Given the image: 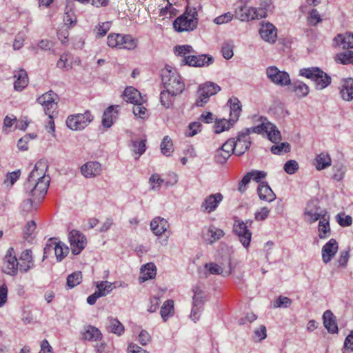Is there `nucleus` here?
I'll return each mask as SVG.
<instances>
[{
  "label": "nucleus",
  "instance_id": "obj_44",
  "mask_svg": "<svg viewBox=\"0 0 353 353\" xmlns=\"http://www.w3.org/2000/svg\"><path fill=\"white\" fill-rule=\"evenodd\" d=\"M205 267L208 270V272L212 274H223L224 276H228L232 272L230 268L229 270L223 272V270L221 265L214 263H206Z\"/></svg>",
  "mask_w": 353,
  "mask_h": 353
},
{
  "label": "nucleus",
  "instance_id": "obj_53",
  "mask_svg": "<svg viewBox=\"0 0 353 353\" xmlns=\"http://www.w3.org/2000/svg\"><path fill=\"white\" fill-rule=\"evenodd\" d=\"M292 301V300L286 296H280L274 302L273 307H284L288 308L290 306Z\"/></svg>",
  "mask_w": 353,
  "mask_h": 353
},
{
  "label": "nucleus",
  "instance_id": "obj_41",
  "mask_svg": "<svg viewBox=\"0 0 353 353\" xmlns=\"http://www.w3.org/2000/svg\"><path fill=\"white\" fill-rule=\"evenodd\" d=\"M334 61L343 65L353 64V51L346 50L336 54Z\"/></svg>",
  "mask_w": 353,
  "mask_h": 353
},
{
  "label": "nucleus",
  "instance_id": "obj_6",
  "mask_svg": "<svg viewBox=\"0 0 353 353\" xmlns=\"http://www.w3.org/2000/svg\"><path fill=\"white\" fill-rule=\"evenodd\" d=\"M220 90V86L211 81L200 85L198 89V98L195 105L197 107L204 106L208 102L210 97L216 94Z\"/></svg>",
  "mask_w": 353,
  "mask_h": 353
},
{
  "label": "nucleus",
  "instance_id": "obj_49",
  "mask_svg": "<svg viewBox=\"0 0 353 353\" xmlns=\"http://www.w3.org/2000/svg\"><path fill=\"white\" fill-rule=\"evenodd\" d=\"M82 280V274L81 272H75L68 275L67 278V285L69 288H73L79 285Z\"/></svg>",
  "mask_w": 353,
  "mask_h": 353
},
{
  "label": "nucleus",
  "instance_id": "obj_8",
  "mask_svg": "<svg viewBox=\"0 0 353 353\" xmlns=\"http://www.w3.org/2000/svg\"><path fill=\"white\" fill-rule=\"evenodd\" d=\"M266 75L273 83L286 86L291 84L289 74L285 71H281L276 66H269L266 69Z\"/></svg>",
  "mask_w": 353,
  "mask_h": 353
},
{
  "label": "nucleus",
  "instance_id": "obj_2",
  "mask_svg": "<svg viewBox=\"0 0 353 353\" xmlns=\"http://www.w3.org/2000/svg\"><path fill=\"white\" fill-rule=\"evenodd\" d=\"M299 75L311 79L316 90H321L331 83V77L318 67L304 68L299 70Z\"/></svg>",
  "mask_w": 353,
  "mask_h": 353
},
{
  "label": "nucleus",
  "instance_id": "obj_13",
  "mask_svg": "<svg viewBox=\"0 0 353 353\" xmlns=\"http://www.w3.org/2000/svg\"><path fill=\"white\" fill-rule=\"evenodd\" d=\"M323 212L316 201H310L304 212L305 220L310 223L320 221L323 216H327L325 212Z\"/></svg>",
  "mask_w": 353,
  "mask_h": 353
},
{
  "label": "nucleus",
  "instance_id": "obj_57",
  "mask_svg": "<svg viewBox=\"0 0 353 353\" xmlns=\"http://www.w3.org/2000/svg\"><path fill=\"white\" fill-rule=\"evenodd\" d=\"M290 145L288 143H281L279 145H274L271 148V152L274 154H280L282 152H288Z\"/></svg>",
  "mask_w": 353,
  "mask_h": 353
},
{
  "label": "nucleus",
  "instance_id": "obj_62",
  "mask_svg": "<svg viewBox=\"0 0 353 353\" xmlns=\"http://www.w3.org/2000/svg\"><path fill=\"white\" fill-rule=\"evenodd\" d=\"M251 179L256 183L261 182V181L265 179L267 176V173L265 171L253 170L248 172Z\"/></svg>",
  "mask_w": 353,
  "mask_h": 353
},
{
  "label": "nucleus",
  "instance_id": "obj_9",
  "mask_svg": "<svg viewBox=\"0 0 353 353\" xmlns=\"http://www.w3.org/2000/svg\"><path fill=\"white\" fill-rule=\"evenodd\" d=\"M236 14L241 21H248L254 19L265 17L266 12L263 8L247 7L244 5L238 8Z\"/></svg>",
  "mask_w": 353,
  "mask_h": 353
},
{
  "label": "nucleus",
  "instance_id": "obj_40",
  "mask_svg": "<svg viewBox=\"0 0 353 353\" xmlns=\"http://www.w3.org/2000/svg\"><path fill=\"white\" fill-rule=\"evenodd\" d=\"M174 301L169 299L165 301L161 308V316L163 321H166L170 316H173L174 312Z\"/></svg>",
  "mask_w": 353,
  "mask_h": 353
},
{
  "label": "nucleus",
  "instance_id": "obj_22",
  "mask_svg": "<svg viewBox=\"0 0 353 353\" xmlns=\"http://www.w3.org/2000/svg\"><path fill=\"white\" fill-rule=\"evenodd\" d=\"M259 34L264 41L274 43L277 37V30L272 23L267 22L261 24Z\"/></svg>",
  "mask_w": 353,
  "mask_h": 353
},
{
  "label": "nucleus",
  "instance_id": "obj_52",
  "mask_svg": "<svg viewBox=\"0 0 353 353\" xmlns=\"http://www.w3.org/2000/svg\"><path fill=\"white\" fill-rule=\"evenodd\" d=\"M220 149L223 150L227 156L229 155L230 157L232 153L236 154L234 139H228L222 145Z\"/></svg>",
  "mask_w": 353,
  "mask_h": 353
},
{
  "label": "nucleus",
  "instance_id": "obj_1",
  "mask_svg": "<svg viewBox=\"0 0 353 353\" xmlns=\"http://www.w3.org/2000/svg\"><path fill=\"white\" fill-rule=\"evenodd\" d=\"M46 165L41 162H37L34 169L30 173L28 180L24 184L26 191L32 198L23 201L22 203L23 213L28 214L37 209L36 203H39L47 193L50 178L46 175Z\"/></svg>",
  "mask_w": 353,
  "mask_h": 353
},
{
  "label": "nucleus",
  "instance_id": "obj_14",
  "mask_svg": "<svg viewBox=\"0 0 353 353\" xmlns=\"http://www.w3.org/2000/svg\"><path fill=\"white\" fill-rule=\"evenodd\" d=\"M233 230L239 236V239L243 246L248 248L250 243L252 233L248 229L246 223L240 221H235Z\"/></svg>",
  "mask_w": 353,
  "mask_h": 353
},
{
  "label": "nucleus",
  "instance_id": "obj_16",
  "mask_svg": "<svg viewBox=\"0 0 353 353\" xmlns=\"http://www.w3.org/2000/svg\"><path fill=\"white\" fill-rule=\"evenodd\" d=\"M223 196L221 193L212 194L208 196L201 205V210L203 213H211L216 210Z\"/></svg>",
  "mask_w": 353,
  "mask_h": 353
},
{
  "label": "nucleus",
  "instance_id": "obj_61",
  "mask_svg": "<svg viewBox=\"0 0 353 353\" xmlns=\"http://www.w3.org/2000/svg\"><path fill=\"white\" fill-rule=\"evenodd\" d=\"M336 221L342 227L350 226L352 223V217L349 215H345L344 213L339 214L336 216Z\"/></svg>",
  "mask_w": 353,
  "mask_h": 353
},
{
  "label": "nucleus",
  "instance_id": "obj_63",
  "mask_svg": "<svg viewBox=\"0 0 353 353\" xmlns=\"http://www.w3.org/2000/svg\"><path fill=\"white\" fill-rule=\"evenodd\" d=\"M232 18L233 14L229 12L216 17L214 19V22L216 24L221 25L230 22V21H232Z\"/></svg>",
  "mask_w": 353,
  "mask_h": 353
},
{
  "label": "nucleus",
  "instance_id": "obj_46",
  "mask_svg": "<svg viewBox=\"0 0 353 353\" xmlns=\"http://www.w3.org/2000/svg\"><path fill=\"white\" fill-rule=\"evenodd\" d=\"M234 123L230 118L229 120L221 119L216 121L214 125V132L219 134L225 130H227L233 125Z\"/></svg>",
  "mask_w": 353,
  "mask_h": 353
},
{
  "label": "nucleus",
  "instance_id": "obj_64",
  "mask_svg": "<svg viewBox=\"0 0 353 353\" xmlns=\"http://www.w3.org/2000/svg\"><path fill=\"white\" fill-rule=\"evenodd\" d=\"M349 259V250H343L340 252V256L337 259L338 267L345 268L347 265Z\"/></svg>",
  "mask_w": 353,
  "mask_h": 353
},
{
  "label": "nucleus",
  "instance_id": "obj_48",
  "mask_svg": "<svg viewBox=\"0 0 353 353\" xmlns=\"http://www.w3.org/2000/svg\"><path fill=\"white\" fill-rule=\"evenodd\" d=\"M192 292H194L192 304L203 307L205 301L204 292L198 286H194L192 288Z\"/></svg>",
  "mask_w": 353,
  "mask_h": 353
},
{
  "label": "nucleus",
  "instance_id": "obj_58",
  "mask_svg": "<svg viewBox=\"0 0 353 353\" xmlns=\"http://www.w3.org/2000/svg\"><path fill=\"white\" fill-rule=\"evenodd\" d=\"M233 48H234V46L230 42H225L223 44L221 51H222L223 56L225 59L228 60L233 57V55H234Z\"/></svg>",
  "mask_w": 353,
  "mask_h": 353
},
{
  "label": "nucleus",
  "instance_id": "obj_39",
  "mask_svg": "<svg viewBox=\"0 0 353 353\" xmlns=\"http://www.w3.org/2000/svg\"><path fill=\"white\" fill-rule=\"evenodd\" d=\"M332 159L327 153L322 152L315 158L316 170H321L331 165Z\"/></svg>",
  "mask_w": 353,
  "mask_h": 353
},
{
  "label": "nucleus",
  "instance_id": "obj_17",
  "mask_svg": "<svg viewBox=\"0 0 353 353\" xmlns=\"http://www.w3.org/2000/svg\"><path fill=\"white\" fill-rule=\"evenodd\" d=\"M339 245L334 239H331L322 248V261L324 263H330L338 252Z\"/></svg>",
  "mask_w": 353,
  "mask_h": 353
},
{
  "label": "nucleus",
  "instance_id": "obj_34",
  "mask_svg": "<svg viewBox=\"0 0 353 353\" xmlns=\"http://www.w3.org/2000/svg\"><path fill=\"white\" fill-rule=\"evenodd\" d=\"M228 103L230 105V117L231 120L234 123L240 116L241 112V105L240 101L236 97H232L229 99Z\"/></svg>",
  "mask_w": 353,
  "mask_h": 353
},
{
  "label": "nucleus",
  "instance_id": "obj_38",
  "mask_svg": "<svg viewBox=\"0 0 353 353\" xmlns=\"http://www.w3.org/2000/svg\"><path fill=\"white\" fill-rule=\"evenodd\" d=\"M101 337L100 330L92 325H87L84 327L83 338L88 341H97Z\"/></svg>",
  "mask_w": 353,
  "mask_h": 353
},
{
  "label": "nucleus",
  "instance_id": "obj_45",
  "mask_svg": "<svg viewBox=\"0 0 353 353\" xmlns=\"http://www.w3.org/2000/svg\"><path fill=\"white\" fill-rule=\"evenodd\" d=\"M113 284L114 283H112L107 281L97 283V292L98 294H100L101 297L108 295L113 290Z\"/></svg>",
  "mask_w": 353,
  "mask_h": 353
},
{
  "label": "nucleus",
  "instance_id": "obj_47",
  "mask_svg": "<svg viewBox=\"0 0 353 353\" xmlns=\"http://www.w3.org/2000/svg\"><path fill=\"white\" fill-rule=\"evenodd\" d=\"M160 146L161 152L167 157L170 156L174 150L172 140L168 136L163 137Z\"/></svg>",
  "mask_w": 353,
  "mask_h": 353
},
{
  "label": "nucleus",
  "instance_id": "obj_12",
  "mask_svg": "<svg viewBox=\"0 0 353 353\" xmlns=\"http://www.w3.org/2000/svg\"><path fill=\"white\" fill-rule=\"evenodd\" d=\"M19 262H18L14 250L12 248L8 249L3 262V270L9 275L14 276L17 274Z\"/></svg>",
  "mask_w": 353,
  "mask_h": 353
},
{
  "label": "nucleus",
  "instance_id": "obj_19",
  "mask_svg": "<svg viewBox=\"0 0 353 353\" xmlns=\"http://www.w3.org/2000/svg\"><path fill=\"white\" fill-rule=\"evenodd\" d=\"M236 154L241 156L250 147L251 141L249 135L245 130L239 133L236 140H234Z\"/></svg>",
  "mask_w": 353,
  "mask_h": 353
},
{
  "label": "nucleus",
  "instance_id": "obj_15",
  "mask_svg": "<svg viewBox=\"0 0 353 353\" xmlns=\"http://www.w3.org/2000/svg\"><path fill=\"white\" fill-rule=\"evenodd\" d=\"M54 250L57 261H61L69 252L68 247L61 241L55 242L50 239L44 248V254Z\"/></svg>",
  "mask_w": 353,
  "mask_h": 353
},
{
  "label": "nucleus",
  "instance_id": "obj_20",
  "mask_svg": "<svg viewBox=\"0 0 353 353\" xmlns=\"http://www.w3.org/2000/svg\"><path fill=\"white\" fill-rule=\"evenodd\" d=\"M185 63L192 67H204L211 65L214 59L212 56L207 54H200L198 56L192 55L185 58Z\"/></svg>",
  "mask_w": 353,
  "mask_h": 353
},
{
  "label": "nucleus",
  "instance_id": "obj_60",
  "mask_svg": "<svg viewBox=\"0 0 353 353\" xmlns=\"http://www.w3.org/2000/svg\"><path fill=\"white\" fill-rule=\"evenodd\" d=\"M283 169L286 173L292 174L298 170L299 164L295 160H290L285 163Z\"/></svg>",
  "mask_w": 353,
  "mask_h": 353
},
{
  "label": "nucleus",
  "instance_id": "obj_29",
  "mask_svg": "<svg viewBox=\"0 0 353 353\" xmlns=\"http://www.w3.org/2000/svg\"><path fill=\"white\" fill-rule=\"evenodd\" d=\"M19 270L21 272H27L34 265L32 252L30 250H26L22 252L19 258Z\"/></svg>",
  "mask_w": 353,
  "mask_h": 353
},
{
  "label": "nucleus",
  "instance_id": "obj_55",
  "mask_svg": "<svg viewBox=\"0 0 353 353\" xmlns=\"http://www.w3.org/2000/svg\"><path fill=\"white\" fill-rule=\"evenodd\" d=\"M149 182L151 185V189L157 191L159 190L161 184L164 182V180L161 179L158 174H154L150 177Z\"/></svg>",
  "mask_w": 353,
  "mask_h": 353
},
{
  "label": "nucleus",
  "instance_id": "obj_27",
  "mask_svg": "<svg viewBox=\"0 0 353 353\" xmlns=\"http://www.w3.org/2000/svg\"><path fill=\"white\" fill-rule=\"evenodd\" d=\"M119 106L117 105L116 108ZM114 105L109 106L103 112L102 118V125L103 127L109 128H110L114 122L116 121L118 117V110L114 109Z\"/></svg>",
  "mask_w": 353,
  "mask_h": 353
},
{
  "label": "nucleus",
  "instance_id": "obj_10",
  "mask_svg": "<svg viewBox=\"0 0 353 353\" xmlns=\"http://www.w3.org/2000/svg\"><path fill=\"white\" fill-rule=\"evenodd\" d=\"M57 95L50 90L43 94L37 99V101L43 107L45 113L51 119L52 114L57 108Z\"/></svg>",
  "mask_w": 353,
  "mask_h": 353
},
{
  "label": "nucleus",
  "instance_id": "obj_26",
  "mask_svg": "<svg viewBox=\"0 0 353 353\" xmlns=\"http://www.w3.org/2000/svg\"><path fill=\"white\" fill-rule=\"evenodd\" d=\"M257 193L260 199L268 202L274 201L276 197L267 182H262L259 185Z\"/></svg>",
  "mask_w": 353,
  "mask_h": 353
},
{
  "label": "nucleus",
  "instance_id": "obj_24",
  "mask_svg": "<svg viewBox=\"0 0 353 353\" xmlns=\"http://www.w3.org/2000/svg\"><path fill=\"white\" fill-rule=\"evenodd\" d=\"M223 235L224 232L222 230L213 225H210L203 231V236L205 241L210 244L220 239Z\"/></svg>",
  "mask_w": 353,
  "mask_h": 353
},
{
  "label": "nucleus",
  "instance_id": "obj_18",
  "mask_svg": "<svg viewBox=\"0 0 353 353\" xmlns=\"http://www.w3.org/2000/svg\"><path fill=\"white\" fill-rule=\"evenodd\" d=\"M339 94L341 99L345 101L353 100V78H344L341 80Z\"/></svg>",
  "mask_w": 353,
  "mask_h": 353
},
{
  "label": "nucleus",
  "instance_id": "obj_33",
  "mask_svg": "<svg viewBox=\"0 0 353 353\" xmlns=\"http://www.w3.org/2000/svg\"><path fill=\"white\" fill-rule=\"evenodd\" d=\"M292 90L299 99L307 97L310 92V88L305 83L301 81H295L292 83Z\"/></svg>",
  "mask_w": 353,
  "mask_h": 353
},
{
  "label": "nucleus",
  "instance_id": "obj_35",
  "mask_svg": "<svg viewBox=\"0 0 353 353\" xmlns=\"http://www.w3.org/2000/svg\"><path fill=\"white\" fill-rule=\"evenodd\" d=\"M17 80L14 83V88L17 91H21L28 85V75L24 70H20L14 74Z\"/></svg>",
  "mask_w": 353,
  "mask_h": 353
},
{
  "label": "nucleus",
  "instance_id": "obj_28",
  "mask_svg": "<svg viewBox=\"0 0 353 353\" xmlns=\"http://www.w3.org/2000/svg\"><path fill=\"white\" fill-rule=\"evenodd\" d=\"M334 42L336 46H341L343 49L353 48V33L339 34L334 37Z\"/></svg>",
  "mask_w": 353,
  "mask_h": 353
},
{
  "label": "nucleus",
  "instance_id": "obj_50",
  "mask_svg": "<svg viewBox=\"0 0 353 353\" xmlns=\"http://www.w3.org/2000/svg\"><path fill=\"white\" fill-rule=\"evenodd\" d=\"M272 128H268L267 135L270 141L272 143H278L281 140L280 131L276 128V125L271 123Z\"/></svg>",
  "mask_w": 353,
  "mask_h": 353
},
{
  "label": "nucleus",
  "instance_id": "obj_51",
  "mask_svg": "<svg viewBox=\"0 0 353 353\" xmlns=\"http://www.w3.org/2000/svg\"><path fill=\"white\" fill-rule=\"evenodd\" d=\"M143 103H137L134 104L133 114L136 117L145 119L148 117L147 109L142 105Z\"/></svg>",
  "mask_w": 353,
  "mask_h": 353
},
{
  "label": "nucleus",
  "instance_id": "obj_56",
  "mask_svg": "<svg viewBox=\"0 0 353 353\" xmlns=\"http://www.w3.org/2000/svg\"><path fill=\"white\" fill-rule=\"evenodd\" d=\"M333 179L337 181L342 180L345 172V167L343 164H338L333 167Z\"/></svg>",
  "mask_w": 353,
  "mask_h": 353
},
{
  "label": "nucleus",
  "instance_id": "obj_21",
  "mask_svg": "<svg viewBox=\"0 0 353 353\" xmlns=\"http://www.w3.org/2000/svg\"><path fill=\"white\" fill-rule=\"evenodd\" d=\"M101 172V165L97 161H88L81 168V174L86 178L97 176Z\"/></svg>",
  "mask_w": 353,
  "mask_h": 353
},
{
  "label": "nucleus",
  "instance_id": "obj_7",
  "mask_svg": "<svg viewBox=\"0 0 353 353\" xmlns=\"http://www.w3.org/2000/svg\"><path fill=\"white\" fill-rule=\"evenodd\" d=\"M94 117L89 110L83 114L70 115L66 120L67 126L72 130H81L87 127L93 120Z\"/></svg>",
  "mask_w": 353,
  "mask_h": 353
},
{
  "label": "nucleus",
  "instance_id": "obj_5",
  "mask_svg": "<svg viewBox=\"0 0 353 353\" xmlns=\"http://www.w3.org/2000/svg\"><path fill=\"white\" fill-rule=\"evenodd\" d=\"M107 44L110 48L132 50L137 46V39L130 34H110L107 38Z\"/></svg>",
  "mask_w": 353,
  "mask_h": 353
},
{
  "label": "nucleus",
  "instance_id": "obj_31",
  "mask_svg": "<svg viewBox=\"0 0 353 353\" xmlns=\"http://www.w3.org/2000/svg\"><path fill=\"white\" fill-rule=\"evenodd\" d=\"M323 324L329 332L336 333L338 327L336 317L330 310H326L323 315Z\"/></svg>",
  "mask_w": 353,
  "mask_h": 353
},
{
  "label": "nucleus",
  "instance_id": "obj_25",
  "mask_svg": "<svg viewBox=\"0 0 353 353\" xmlns=\"http://www.w3.org/2000/svg\"><path fill=\"white\" fill-rule=\"evenodd\" d=\"M123 99L126 102L132 104L143 103L145 101V99L141 95L139 91L133 87L126 88L123 92Z\"/></svg>",
  "mask_w": 353,
  "mask_h": 353
},
{
  "label": "nucleus",
  "instance_id": "obj_54",
  "mask_svg": "<svg viewBox=\"0 0 353 353\" xmlns=\"http://www.w3.org/2000/svg\"><path fill=\"white\" fill-rule=\"evenodd\" d=\"M21 175V171L20 170L9 172L7 174L6 179L3 181V183L6 185L12 186L14 185V183L19 179Z\"/></svg>",
  "mask_w": 353,
  "mask_h": 353
},
{
  "label": "nucleus",
  "instance_id": "obj_23",
  "mask_svg": "<svg viewBox=\"0 0 353 353\" xmlns=\"http://www.w3.org/2000/svg\"><path fill=\"white\" fill-rule=\"evenodd\" d=\"M170 227L168 221L161 216L154 217L150 222V230L156 236H161Z\"/></svg>",
  "mask_w": 353,
  "mask_h": 353
},
{
  "label": "nucleus",
  "instance_id": "obj_59",
  "mask_svg": "<svg viewBox=\"0 0 353 353\" xmlns=\"http://www.w3.org/2000/svg\"><path fill=\"white\" fill-rule=\"evenodd\" d=\"M132 150L136 154H139V157L143 154L145 151V141H134L132 142Z\"/></svg>",
  "mask_w": 353,
  "mask_h": 353
},
{
  "label": "nucleus",
  "instance_id": "obj_3",
  "mask_svg": "<svg viewBox=\"0 0 353 353\" xmlns=\"http://www.w3.org/2000/svg\"><path fill=\"white\" fill-rule=\"evenodd\" d=\"M197 12L195 8L187 9L185 12L177 17L173 23V27L176 32H190L194 30L198 23Z\"/></svg>",
  "mask_w": 353,
  "mask_h": 353
},
{
  "label": "nucleus",
  "instance_id": "obj_43",
  "mask_svg": "<svg viewBox=\"0 0 353 353\" xmlns=\"http://www.w3.org/2000/svg\"><path fill=\"white\" fill-rule=\"evenodd\" d=\"M176 96V95H172V92H170L167 89L161 91L160 94V101L161 105L165 108H170L174 103V97Z\"/></svg>",
  "mask_w": 353,
  "mask_h": 353
},
{
  "label": "nucleus",
  "instance_id": "obj_32",
  "mask_svg": "<svg viewBox=\"0 0 353 353\" xmlns=\"http://www.w3.org/2000/svg\"><path fill=\"white\" fill-rule=\"evenodd\" d=\"M156 273L157 270L155 265L153 263H148L140 269V279L142 281L152 279L156 276Z\"/></svg>",
  "mask_w": 353,
  "mask_h": 353
},
{
  "label": "nucleus",
  "instance_id": "obj_11",
  "mask_svg": "<svg viewBox=\"0 0 353 353\" xmlns=\"http://www.w3.org/2000/svg\"><path fill=\"white\" fill-rule=\"evenodd\" d=\"M71 250L73 254H79L85 247L87 240L85 236L78 230H72L68 235Z\"/></svg>",
  "mask_w": 353,
  "mask_h": 353
},
{
  "label": "nucleus",
  "instance_id": "obj_30",
  "mask_svg": "<svg viewBox=\"0 0 353 353\" xmlns=\"http://www.w3.org/2000/svg\"><path fill=\"white\" fill-rule=\"evenodd\" d=\"M259 121H260L259 125L244 130L248 135L250 133H256L259 134L267 133L268 128H272L271 126V123L268 121L266 118L259 117Z\"/></svg>",
  "mask_w": 353,
  "mask_h": 353
},
{
  "label": "nucleus",
  "instance_id": "obj_42",
  "mask_svg": "<svg viewBox=\"0 0 353 353\" xmlns=\"http://www.w3.org/2000/svg\"><path fill=\"white\" fill-rule=\"evenodd\" d=\"M107 329L109 332L121 335L124 332L123 325L116 319H110L107 323Z\"/></svg>",
  "mask_w": 353,
  "mask_h": 353
},
{
  "label": "nucleus",
  "instance_id": "obj_36",
  "mask_svg": "<svg viewBox=\"0 0 353 353\" xmlns=\"http://www.w3.org/2000/svg\"><path fill=\"white\" fill-rule=\"evenodd\" d=\"M319 237L321 239L327 238L331 234V230L329 223V216H323L322 219H320L318 225Z\"/></svg>",
  "mask_w": 353,
  "mask_h": 353
},
{
  "label": "nucleus",
  "instance_id": "obj_37",
  "mask_svg": "<svg viewBox=\"0 0 353 353\" xmlns=\"http://www.w3.org/2000/svg\"><path fill=\"white\" fill-rule=\"evenodd\" d=\"M174 51L176 55L182 58L181 60V65H187L185 58L192 56L191 54L194 52L193 48L190 45L176 46L174 47Z\"/></svg>",
  "mask_w": 353,
  "mask_h": 353
},
{
  "label": "nucleus",
  "instance_id": "obj_4",
  "mask_svg": "<svg viewBox=\"0 0 353 353\" xmlns=\"http://www.w3.org/2000/svg\"><path fill=\"white\" fill-rule=\"evenodd\" d=\"M162 81L165 88L172 92V95H179L184 90L185 84L176 70H163Z\"/></svg>",
  "mask_w": 353,
  "mask_h": 353
}]
</instances>
